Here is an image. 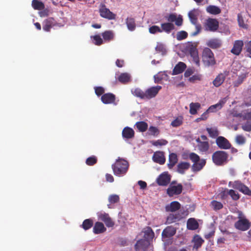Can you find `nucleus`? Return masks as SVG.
<instances>
[{
  "label": "nucleus",
  "mask_w": 251,
  "mask_h": 251,
  "mask_svg": "<svg viewBox=\"0 0 251 251\" xmlns=\"http://www.w3.org/2000/svg\"><path fill=\"white\" fill-rule=\"evenodd\" d=\"M206 11L211 14L217 15L221 12V10L217 6L209 5L207 7Z\"/></svg>",
  "instance_id": "obj_39"
},
{
  "label": "nucleus",
  "mask_w": 251,
  "mask_h": 251,
  "mask_svg": "<svg viewBox=\"0 0 251 251\" xmlns=\"http://www.w3.org/2000/svg\"><path fill=\"white\" fill-rule=\"evenodd\" d=\"M192 242L194 243L193 249L198 251V249L201 247L204 241L200 235H195Z\"/></svg>",
  "instance_id": "obj_26"
},
{
  "label": "nucleus",
  "mask_w": 251,
  "mask_h": 251,
  "mask_svg": "<svg viewBox=\"0 0 251 251\" xmlns=\"http://www.w3.org/2000/svg\"><path fill=\"white\" fill-rule=\"evenodd\" d=\"M118 80L124 84L128 83L130 81V76L127 73H122L118 77Z\"/></svg>",
  "instance_id": "obj_41"
},
{
  "label": "nucleus",
  "mask_w": 251,
  "mask_h": 251,
  "mask_svg": "<svg viewBox=\"0 0 251 251\" xmlns=\"http://www.w3.org/2000/svg\"><path fill=\"white\" fill-rule=\"evenodd\" d=\"M165 18L169 23L175 22V24L177 26H181L182 25L183 19L181 15L177 17L176 14L171 13L168 16H165Z\"/></svg>",
  "instance_id": "obj_15"
},
{
  "label": "nucleus",
  "mask_w": 251,
  "mask_h": 251,
  "mask_svg": "<svg viewBox=\"0 0 251 251\" xmlns=\"http://www.w3.org/2000/svg\"><path fill=\"white\" fill-rule=\"evenodd\" d=\"M183 123L182 117H179L176 118L171 123V126L173 127H177L181 125Z\"/></svg>",
  "instance_id": "obj_52"
},
{
  "label": "nucleus",
  "mask_w": 251,
  "mask_h": 251,
  "mask_svg": "<svg viewBox=\"0 0 251 251\" xmlns=\"http://www.w3.org/2000/svg\"><path fill=\"white\" fill-rule=\"evenodd\" d=\"M238 219V221L234 223V227L236 229L244 231L250 228L251 223L241 212L239 213Z\"/></svg>",
  "instance_id": "obj_6"
},
{
  "label": "nucleus",
  "mask_w": 251,
  "mask_h": 251,
  "mask_svg": "<svg viewBox=\"0 0 251 251\" xmlns=\"http://www.w3.org/2000/svg\"><path fill=\"white\" fill-rule=\"evenodd\" d=\"M206 130L208 133L210 137L212 138H215L217 137L219 135V131L217 128H207Z\"/></svg>",
  "instance_id": "obj_48"
},
{
  "label": "nucleus",
  "mask_w": 251,
  "mask_h": 251,
  "mask_svg": "<svg viewBox=\"0 0 251 251\" xmlns=\"http://www.w3.org/2000/svg\"><path fill=\"white\" fill-rule=\"evenodd\" d=\"M106 230L103 223L97 222L95 224L93 227V232L95 234H100L104 232Z\"/></svg>",
  "instance_id": "obj_29"
},
{
  "label": "nucleus",
  "mask_w": 251,
  "mask_h": 251,
  "mask_svg": "<svg viewBox=\"0 0 251 251\" xmlns=\"http://www.w3.org/2000/svg\"><path fill=\"white\" fill-rule=\"evenodd\" d=\"M237 21L239 25L244 28H247V25L244 23L243 17L241 13H239L237 15Z\"/></svg>",
  "instance_id": "obj_53"
},
{
  "label": "nucleus",
  "mask_w": 251,
  "mask_h": 251,
  "mask_svg": "<svg viewBox=\"0 0 251 251\" xmlns=\"http://www.w3.org/2000/svg\"><path fill=\"white\" fill-rule=\"evenodd\" d=\"M93 225V221L92 219H87L85 220L81 225V226L85 230L92 227Z\"/></svg>",
  "instance_id": "obj_46"
},
{
  "label": "nucleus",
  "mask_w": 251,
  "mask_h": 251,
  "mask_svg": "<svg viewBox=\"0 0 251 251\" xmlns=\"http://www.w3.org/2000/svg\"><path fill=\"white\" fill-rule=\"evenodd\" d=\"M98 217L99 220L103 222L107 227H112L114 226L115 223L108 213L100 212L98 213Z\"/></svg>",
  "instance_id": "obj_10"
},
{
  "label": "nucleus",
  "mask_w": 251,
  "mask_h": 251,
  "mask_svg": "<svg viewBox=\"0 0 251 251\" xmlns=\"http://www.w3.org/2000/svg\"><path fill=\"white\" fill-rule=\"evenodd\" d=\"M108 201L110 204L107 205L109 208H112L111 204L118 203L120 201L119 196L117 195H111L109 196Z\"/></svg>",
  "instance_id": "obj_44"
},
{
  "label": "nucleus",
  "mask_w": 251,
  "mask_h": 251,
  "mask_svg": "<svg viewBox=\"0 0 251 251\" xmlns=\"http://www.w3.org/2000/svg\"><path fill=\"white\" fill-rule=\"evenodd\" d=\"M135 126L137 127L138 130L141 132L146 131L148 128V124L144 121L136 122Z\"/></svg>",
  "instance_id": "obj_36"
},
{
  "label": "nucleus",
  "mask_w": 251,
  "mask_h": 251,
  "mask_svg": "<svg viewBox=\"0 0 251 251\" xmlns=\"http://www.w3.org/2000/svg\"><path fill=\"white\" fill-rule=\"evenodd\" d=\"M190 167V164L186 162H181L177 166V171L181 174H184L185 171L189 169Z\"/></svg>",
  "instance_id": "obj_31"
},
{
  "label": "nucleus",
  "mask_w": 251,
  "mask_h": 251,
  "mask_svg": "<svg viewBox=\"0 0 251 251\" xmlns=\"http://www.w3.org/2000/svg\"><path fill=\"white\" fill-rule=\"evenodd\" d=\"M157 52L161 53L162 55H164L166 53V50L164 46L162 44H158L155 48Z\"/></svg>",
  "instance_id": "obj_57"
},
{
  "label": "nucleus",
  "mask_w": 251,
  "mask_h": 251,
  "mask_svg": "<svg viewBox=\"0 0 251 251\" xmlns=\"http://www.w3.org/2000/svg\"><path fill=\"white\" fill-rule=\"evenodd\" d=\"M246 75H242L241 76H239L236 82V85H239L241 84L244 81V79L246 78Z\"/></svg>",
  "instance_id": "obj_64"
},
{
  "label": "nucleus",
  "mask_w": 251,
  "mask_h": 251,
  "mask_svg": "<svg viewBox=\"0 0 251 251\" xmlns=\"http://www.w3.org/2000/svg\"><path fill=\"white\" fill-rule=\"evenodd\" d=\"M201 107V104L199 102H191L190 104V113L195 115L197 113V110Z\"/></svg>",
  "instance_id": "obj_42"
},
{
  "label": "nucleus",
  "mask_w": 251,
  "mask_h": 251,
  "mask_svg": "<svg viewBox=\"0 0 251 251\" xmlns=\"http://www.w3.org/2000/svg\"><path fill=\"white\" fill-rule=\"evenodd\" d=\"M176 233V230L172 226L166 227L162 232V237L163 238H170L174 236Z\"/></svg>",
  "instance_id": "obj_21"
},
{
  "label": "nucleus",
  "mask_w": 251,
  "mask_h": 251,
  "mask_svg": "<svg viewBox=\"0 0 251 251\" xmlns=\"http://www.w3.org/2000/svg\"><path fill=\"white\" fill-rule=\"evenodd\" d=\"M131 93L134 96L145 100V92H144L141 89L137 88L132 89L131 90Z\"/></svg>",
  "instance_id": "obj_38"
},
{
  "label": "nucleus",
  "mask_w": 251,
  "mask_h": 251,
  "mask_svg": "<svg viewBox=\"0 0 251 251\" xmlns=\"http://www.w3.org/2000/svg\"><path fill=\"white\" fill-rule=\"evenodd\" d=\"M135 132L133 129L129 127H125L122 131L123 138L129 139L134 137Z\"/></svg>",
  "instance_id": "obj_28"
},
{
  "label": "nucleus",
  "mask_w": 251,
  "mask_h": 251,
  "mask_svg": "<svg viewBox=\"0 0 251 251\" xmlns=\"http://www.w3.org/2000/svg\"><path fill=\"white\" fill-rule=\"evenodd\" d=\"M99 12L100 16L108 20H114L116 18V14L110 11V10L103 5L100 9Z\"/></svg>",
  "instance_id": "obj_12"
},
{
  "label": "nucleus",
  "mask_w": 251,
  "mask_h": 251,
  "mask_svg": "<svg viewBox=\"0 0 251 251\" xmlns=\"http://www.w3.org/2000/svg\"><path fill=\"white\" fill-rule=\"evenodd\" d=\"M226 75L224 73L219 74L213 80L212 83L216 87L220 86L225 80Z\"/></svg>",
  "instance_id": "obj_23"
},
{
  "label": "nucleus",
  "mask_w": 251,
  "mask_h": 251,
  "mask_svg": "<svg viewBox=\"0 0 251 251\" xmlns=\"http://www.w3.org/2000/svg\"><path fill=\"white\" fill-rule=\"evenodd\" d=\"M152 159L155 163L163 165L166 161L164 153L163 151H158L154 153Z\"/></svg>",
  "instance_id": "obj_19"
},
{
  "label": "nucleus",
  "mask_w": 251,
  "mask_h": 251,
  "mask_svg": "<svg viewBox=\"0 0 251 251\" xmlns=\"http://www.w3.org/2000/svg\"><path fill=\"white\" fill-rule=\"evenodd\" d=\"M171 176L168 172H165L161 174L156 178V182L159 186H166L170 182Z\"/></svg>",
  "instance_id": "obj_9"
},
{
  "label": "nucleus",
  "mask_w": 251,
  "mask_h": 251,
  "mask_svg": "<svg viewBox=\"0 0 251 251\" xmlns=\"http://www.w3.org/2000/svg\"><path fill=\"white\" fill-rule=\"evenodd\" d=\"M226 191L227 194H228L234 201H237L239 199L240 196L239 194L236 193L234 190L232 189H226Z\"/></svg>",
  "instance_id": "obj_51"
},
{
  "label": "nucleus",
  "mask_w": 251,
  "mask_h": 251,
  "mask_svg": "<svg viewBox=\"0 0 251 251\" xmlns=\"http://www.w3.org/2000/svg\"><path fill=\"white\" fill-rule=\"evenodd\" d=\"M186 68V65L182 62H179L174 67L172 75H177L182 73Z\"/></svg>",
  "instance_id": "obj_25"
},
{
  "label": "nucleus",
  "mask_w": 251,
  "mask_h": 251,
  "mask_svg": "<svg viewBox=\"0 0 251 251\" xmlns=\"http://www.w3.org/2000/svg\"><path fill=\"white\" fill-rule=\"evenodd\" d=\"M115 95L111 93L104 94L101 97V100L104 104H116L115 102Z\"/></svg>",
  "instance_id": "obj_17"
},
{
  "label": "nucleus",
  "mask_w": 251,
  "mask_h": 251,
  "mask_svg": "<svg viewBox=\"0 0 251 251\" xmlns=\"http://www.w3.org/2000/svg\"><path fill=\"white\" fill-rule=\"evenodd\" d=\"M103 39L106 41L112 40L114 37V34L112 31L107 30L102 33Z\"/></svg>",
  "instance_id": "obj_45"
},
{
  "label": "nucleus",
  "mask_w": 251,
  "mask_h": 251,
  "mask_svg": "<svg viewBox=\"0 0 251 251\" xmlns=\"http://www.w3.org/2000/svg\"><path fill=\"white\" fill-rule=\"evenodd\" d=\"M178 158L177 154L175 153H171L169 156V163H168V167L171 169L177 162Z\"/></svg>",
  "instance_id": "obj_32"
},
{
  "label": "nucleus",
  "mask_w": 251,
  "mask_h": 251,
  "mask_svg": "<svg viewBox=\"0 0 251 251\" xmlns=\"http://www.w3.org/2000/svg\"><path fill=\"white\" fill-rule=\"evenodd\" d=\"M152 145L154 146H165L168 144V141L163 139H159L156 141H151L150 142Z\"/></svg>",
  "instance_id": "obj_49"
},
{
  "label": "nucleus",
  "mask_w": 251,
  "mask_h": 251,
  "mask_svg": "<svg viewBox=\"0 0 251 251\" xmlns=\"http://www.w3.org/2000/svg\"><path fill=\"white\" fill-rule=\"evenodd\" d=\"M216 143L221 149L227 150L231 148L229 142L223 136H218L216 140Z\"/></svg>",
  "instance_id": "obj_14"
},
{
  "label": "nucleus",
  "mask_w": 251,
  "mask_h": 251,
  "mask_svg": "<svg viewBox=\"0 0 251 251\" xmlns=\"http://www.w3.org/2000/svg\"><path fill=\"white\" fill-rule=\"evenodd\" d=\"M159 133L160 131L157 127L154 126H150L149 128V135L156 137L159 134Z\"/></svg>",
  "instance_id": "obj_50"
},
{
  "label": "nucleus",
  "mask_w": 251,
  "mask_h": 251,
  "mask_svg": "<svg viewBox=\"0 0 251 251\" xmlns=\"http://www.w3.org/2000/svg\"><path fill=\"white\" fill-rule=\"evenodd\" d=\"M97 162V158L95 156L89 157L86 160V164L88 166H93Z\"/></svg>",
  "instance_id": "obj_54"
},
{
  "label": "nucleus",
  "mask_w": 251,
  "mask_h": 251,
  "mask_svg": "<svg viewBox=\"0 0 251 251\" xmlns=\"http://www.w3.org/2000/svg\"><path fill=\"white\" fill-rule=\"evenodd\" d=\"M189 18L191 22L195 24L197 22V17L195 13L193 11H190L188 13Z\"/></svg>",
  "instance_id": "obj_59"
},
{
  "label": "nucleus",
  "mask_w": 251,
  "mask_h": 251,
  "mask_svg": "<svg viewBox=\"0 0 251 251\" xmlns=\"http://www.w3.org/2000/svg\"><path fill=\"white\" fill-rule=\"evenodd\" d=\"M210 205L212 206L213 209L216 211L220 210L223 207V205L221 202L215 200L211 201Z\"/></svg>",
  "instance_id": "obj_47"
},
{
  "label": "nucleus",
  "mask_w": 251,
  "mask_h": 251,
  "mask_svg": "<svg viewBox=\"0 0 251 251\" xmlns=\"http://www.w3.org/2000/svg\"><path fill=\"white\" fill-rule=\"evenodd\" d=\"M236 142L239 145H243L246 142L245 138L241 135H238L236 137Z\"/></svg>",
  "instance_id": "obj_60"
},
{
  "label": "nucleus",
  "mask_w": 251,
  "mask_h": 251,
  "mask_svg": "<svg viewBox=\"0 0 251 251\" xmlns=\"http://www.w3.org/2000/svg\"><path fill=\"white\" fill-rule=\"evenodd\" d=\"M244 42L242 40H236L234 41L231 52L234 55H239L243 49Z\"/></svg>",
  "instance_id": "obj_18"
},
{
  "label": "nucleus",
  "mask_w": 251,
  "mask_h": 251,
  "mask_svg": "<svg viewBox=\"0 0 251 251\" xmlns=\"http://www.w3.org/2000/svg\"><path fill=\"white\" fill-rule=\"evenodd\" d=\"M31 4L35 10H41L45 8L44 3L38 0H32Z\"/></svg>",
  "instance_id": "obj_40"
},
{
  "label": "nucleus",
  "mask_w": 251,
  "mask_h": 251,
  "mask_svg": "<svg viewBox=\"0 0 251 251\" xmlns=\"http://www.w3.org/2000/svg\"><path fill=\"white\" fill-rule=\"evenodd\" d=\"M149 32L151 34H155L157 32H162L161 29L157 25H152L151 26L149 29Z\"/></svg>",
  "instance_id": "obj_56"
},
{
  "label": "nucleus",
  "mask_w": 251,
  "mask_h": 251,
  "mask_svg": "<svg viewBox=\"0 0 251 251\" xmlns=\"http://www.w3.org/2000/svg\"><path fill=\"white\" fill-rule=\"evenodd\" d=\"M143 232L144 233V239L149 241L150 240H152L154 236V233L151 227H146L144 228Z\"/></svg>",
  "instance_id": "obj_33"
},
{
  "label": "nucleus",
  "mask_w": 251,
  "mask_h": 251,
  "mask_svg": "<svg viewBox=\"0 0 251 251\" xmlns=\"http://www.w3.org/2000/svg\"><path fill=\"white\" fill-rule=\"evenodd\" d=\"M188 36V33L185 31H180L177 32L176 34V39L178 41H181L186 39Z\"/></svg>",
  "instance_id": "obj_55"
},
{
  "label": "nucleus",
  "mask_w": 251,
  "mask_h": 251,
  "mask_svg": "<svg viewBox=\"0 0 251 251\" xmlns=\"http://www.w3.org/2000/svg\"><path fill=\"white\" fill-rule=\"evenodd\" d=\"M150 245V241L144 239H140L135 245V250L136 251H146Z\"/></svg>",
  "instance_id": "obj_16"
},
{
  "label": "nucleus",
  "mask_w": 251,
  "mask_h": 251,
  "mask_svg": "<svg viewBox=\"0 0 251 251\" xmlns=\"http://www.w3.org/2000/svg\"><path fill=\"white\" fill-rule=\"evenodd\" d=\"M161 89L162 87L159 85L151 87L147 89L145 91V100H150L154 98Z\"/></svg>",
  "instance_id": "obj_11"
},
{
  "label": "nucleus",
  "mask_w": 251,
  "mask_h": 251,
  "mask_svg": "<svg viewBox=\"0 0 251 251\" xmlns=\"http://www.w3.org/2000/svg\"><path fill=\"white\" fill-rule=\"evenodd\" d=\"M226 101V98H223L219 100V101L214 105H211L207 110L208 112H215L218 110H220Z\"/></svg>",
  "instance_id": "obj_20"
},
{
  "label": "nucleus",
  "mask_w": 251,
  "mask_h": 251,
  "mask_svg": "<svg viewBox=\"0 0 251 251\" xmlns=\"http://www.w3.org/2000/svg\"><path fill=\"white\" fill-rule=\"evenodd\" d=\"M162 32L164 31L167 33H170L172 30L175 29L174 24L171 23H165L161 24Z\"/></svg>",
  "instance_id": "obj_34"
},
{
  "label": "nucleus",
  "mask_w": 251,
  "mask_h": 251,
  "mask_svg": "<svg viewBox=\"0 0 251 251\" xmlns=\"http://www.w3.org/2000/svg\"><path fill=\"white\" fill-rule=\"evenodd\" d=\"M219 23L216 19L208 18L205 23V28L206 30L215 32L219 28Z\"/></svg>",
  "instance_id": "obj_13"
},
{
  "label": "nucleus",
  "mask_w": 251,
  "mask_h": 251,
  "mask_svg": "<svg viewBox=\"0 0 251 251\" xmlns=\"http://www.w3.org/2000/svg\"><path fill=\"white\" fill-rule=\"evenodd\" d=\"M126 25L127 28L130 31H133L136 28L135 19L131 17H128L126 19Z\"/></svg>",
  "instance_id": "obj_37"
},
{
  "label": "nucleus",
  "mask_w": 251,
  "mask_h": 251,
  "mask_svg": "<svg viewBox=\"0 0 251 251\" xmlns=\"http://www.w3.org/2000/svg\"><path fill=\"white\" fill-rule=\"evenodd\" d=\"M94 89L95 93L98 96H100L104 93V89L102 87H95Z\"/></svg>",
  "instance_id": "obj_62"
},
{
  "label": "nucleus",
  "mask_w": 251,
  "mask_h": 251,
  "mask_svg": "<svg viewBox=\"0 0 251 251\" xmlns=\"http://www.w3.org/2000/svg\"><path fill=\"white\" fill-rule=\"evenodd\" d=\"M245 49L247 52L248 53L247 56L251 58V40L246 43Z\"/></svg>",
  "instance_id": "obj_61"
},
{
  "label": "nucleus",
  "mask_w": 251,
  "mask_h": 251,
  "mask_svg": "<svg viewBox=\"0 0 251 251\" xmlns=\"http://www.w3.org/2000/svg\"><path fill=\"white\" fill-rule=\"evenodd\" d=\"M202 62L205 67H212L216 64L214 53L207 47L203 49L201 53Z\"/></svg>",
  "instance_id": "obj_2"
},
{
  "label": "nucleus",
  "mask_w": 251,
  "mask_h": 251,
  "mask_svg": "<svg viewBox=\"0 0 251 251\" xmlns=\"http://www.w3.org/2000/svg\"><path fill=\"white\" fill-rule=\"evenodd\" d=\"M197 43L188 42L186 46V50L193 59V62L198 66H200V61L197 49Z\"/></svg>",
  "instance_id": "obj_4"
},
{
  "label": "nucleus",
  "mask_w": 251,
  "mask_h": 251,
  "mask_svg": "<svg viewBox=\"0 0 251 251\" xmlns=\"http://www.w3.org/2000/svg\"><path fill=\"white\" fill-rule=\"evenodd\" d=\"M129 167L128 162L122 158H119L114 164L112 165V169L115 176H123L126 175Z\"/></svg>",
  "instance_id": "obj_1"
},
{
  "label": "nucleus",
  "mask_w": 251,
  "mask_h": 251,
  "mask_svg": "<svg viewBox=\"0 0 251 251\" xmlns=\"http://www.w3.org/2000/svg\"><path fill=\"white\" fill-rule=\"evenodd\" d=\"M187 227L189 230H196L199 227V224L194 218H190L187 222Z\"/></svg>",
  "instance_id": "obj_35"
},
{
  "label": "nucleus",
  "mask_w": 251,
  "mask_h": 251,
  "mask_svg": "<svg viewBox=\"0 0 251 251\" xmlns=\"http://www.w3.org/2000/svg\"><path fill=\"white\" fill-rule=\"evenodd\" d=\"M228 186L238 190L244 194L251 196V190L240 181H230L228 183Z\"/></svg>",
  "instance_id": "obj_7"
},
{
  "label": "nucleus",
  "mask_w": 251,
  "mask_h": 251,
  "mask_svg": "<svg viewBox=\"0 0 251 251\" xmlns=\"http://www.w3.org/2000/svg\"><path fill=\"white\" fill-rule=\"evenodd\" d=\"M182 190L183 186L181 184L179 183L177 185H174V182H172L166 190V193L169 197H171L175 195L180 194Z\"/></svg>",
  "instance_id": "obj_8"
},
{
  "label": "nucleus",
  "mask_w": 251,
  "mask_h": 251,
  "mask_svg": "<svg viewBox=\"0 0 251 251\" xmlns=\"http://www.w3.org/2000/svg\"><path fill=\"white\" fill-rule=\"evenodd\" d=\"M196 141L198 143V147L200 151L206 152L208 151L209 149L208 141L202 142L200 138H197Z\"/></svg>",
  "instance_id": "obj_27"
},
{
  "label": "nucleus",
  "mask_w": 251,
  "mask_h": 251,
  "mask_svg": "<svg viewBox=\"0 0 251 251\" xmlns=\"http://www.w3.org/2000/svg\"><path fill=\"white\" fill-rule=\"evenodd\" d=\"M53 25L52 19L49 18L44 21L43 23V30L46 31H50Z\"/></svg>",
  "instance_id": "obj_43"
},
{
  "label": "nucleus",
  "mask_w": 251,
  "mask_h": 251,
  "mask_svg": "<svg viewBox=\"0 0 251 251\" xmlns=\"http://www.w3.org/2000/svg\"><path fill=\"white\" fill-rule=\"evenodd\" d=\"M206 45L208 47L212 49H217L222 46V43L221 40L219 39L214 38L208 40Z\"/></svg>",
  "instance_id": "obj_24"
},
{
  "label": "nucleus",
  "mask_w": 251,
  "mask_h": 251,
  "mask_svg": "<svg viewBox=\"0 0 251 251\" xmlns=\"http://www.w3.org/2000/svg\"><path fill=\"white\" fill-rule=\"evenodd\" d=\"M189 159L194 163L192 169L193 172L200 171L205 166L206 161L204 159L200 160V156L194 152L189 154Z\"/></svg>",
  "instance_id": "obj_5"
},
{
  "label": "nucleus",
  "mask_w": 251,
  "mask_h": 251,
  "mask_svg": "<svg viewBox=\"0 0 251 251\" xmlns=\"http://www.w3.org/2000/svg\"><path fill=\"white\" fill-rule=\"evenodd\" d=\"M181 218L182 217L179 213L170 214L167 217L166 223L170 224L180 220Z\"/></svg>",
  "instance_id": "obj_30"
},
{
  "label": "nucleus",
  "mask_w": 251,
  "mask_h": 251,
  "mask_svg": "<svg viewBox=\"0 0 251 251\" xmlns=\"http://www.w3.org/2000/svg\"><path fill=\"white\" fill-rule=\"evenodd\" d=\"M228 154L225 151H217L212 155L213 163L217 166H222L228 161Z\"/></svg>",
  "instance_id": "obj_3"
},
{
  "label": "nucleus",
  "mask_w": 251,
  "mask_h": 251,
  "mask_svg": "<svg viewBox=\"0 0 251 251\" xmlns=\"http://www.w3.org/2000/svg\"><path fill=\"white\" fill-rule=\"evenodd\" d=\"M93 40L94 42V44L96 45L100 46L103 43V40L100 37V36L99 35H95L93 37Z\"/></svg>",
  "instance_id": "obj_58"
},
{
  "label": "nucleus",
  "mask_w": 251,
  "mask_h": 251,
  "mask_svg": "<svg viewBox=\"0 0 251 251\" xmlns=\"http://www.w3.org/2000/svg\"><path fill=\"white\" fill-rule=\"evenodd\" d=\"M242 129L246 131H251V122L247 121L242 126Z\"/></svg>",
  "instance_id": "obj_63"
},
{
  "label": "nucleus",
  "mask_w": 251,
  "mask_h": 251,
  "mask_svg": "<svg viewBox=\"0 0 251 251\" xmlns=\"http://www.w3.org/2000/svg\"><path fill=\"white\" fill-rule=\"evenodd\" d=\"M180 207L181 205L179 202L173 201L165 206V210L167 212H175L179 210Z\"/></svg>",
  "instance_id": "obj_22"
}]
</instances>
